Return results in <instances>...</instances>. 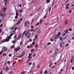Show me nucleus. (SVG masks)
<instances>
[{"mask_svg":"<svg viewBox=\"0 0 74 74\" xmlns=\"http://www.w3.org/2000/svg\"><path fill=\"white\" fill-rule=\"evenodd\" d=\"M64 43L63 42H61L60 43V45L61 48H62L64 45Z\"/></svg>","mask_w":74,"mask_h":74,"instance_id":"nucleus-5","label":"nucleus"},{"mask_svg":"<svg viewBox=\"0 0 74 74\" xmlns=\"http://www.w3.org/2000/svg\"><path fill=\"white\" fill-rule=\"evenodd\" d=\"M12 33H13L12 34H15V31H12Z\"/></svg>","mask_w":74,"mask_h":74,"instance_id":"nucleus-30","label":"nucleus"},{"mask_svg":"<svg viewBox=\"0 0 74 74\" xmlns=\"http://www.w3.org/2000/svg\"><path fill=\"white\" fill-rule=\"evenodd\" d=\"M73 58H74V57H73L71 58V63H72V62H73Z\"/></svg>","mask_w":74,"mask_h":74,"instance_id":"nucleus-18","label":"nucleus"},{"mask_svg":"<svg viewBox=\"0 0 74 74\" xmlns=\"http://www.w3.org/2000/svg\"><path fill=\"white\" fill-rule=\"evenodd\" d=\"M42 22V20L40 19V23H41Z\"/></svg>","mask_w":74,"mask_h":74,"instance_id":"nucleus-39","label":"nucleus"},{"mask_svg":"<svg viewBox=\"0 0 74 74\" xmlns=\"http://www.w3.org/2000/svg\"><path fill=\"white\" fill-rule=\"evenodd\" d=\"M47 73V70H46L44 72V73H45H45Z\"/></svg>","mask_w":74,"mask_h":74,"instance_id":"nucleus-57","label":"nucleus"},{"mask_svg":"<svg viewBox=\"0 0 74 74\" xmlns=\"http://www.w3.org/2000/svg\"><path fill=\"white\" fill-rule=\"evenodd\" d=\"M28 58H30V59H32V57H31L30 56H28Z\"/></svg>","mask_w":74,"mask_h":74,"instance_id":"nucleus-42","label":"nucleus"},{"mask_svg":"<svg viewBox=\"0 0 74 74\" xmlns=\"http://www.w3.org/2000/svg\"><path fill=\"white\" fill-rule=\"evenodd\" d=\"M12 71H10V72L9 73V74H12Z\"/></svg>","mask_w":74,"mask_h":74,"instance_id":"nucleus-54","label":"nucleus"},{"mask_svg":"<svg viewBox=\"0 0 74 74\" xmlns=\"http://www.w3.org/2000/svg\"><path fill=\"white\" fill-rule=\"evenodd\" d=\"M26 72H27V71H23L22 72L21 74H24L25 73H26Z\"/></svg>","mask_w":74,"mask_h":74,"instance_id":"nucleus-16","label":"nucleus"},{"mask_svg":"<svg viewBox=\"0 0 74 74\" xmlns=\"http://www.w3.org/2000/svg\"><path fill=\"white\" fill-rule=\"evenodd\" d=\"M11 37L10 36H9L7 38H5V40H3L1 41V43H2V42H5V41H6V42H8V41H10V39H11Z\"/></svg>","mask_w":74,"mask_h":74,"instance_id":"nucleus-1","label":"nucleus"},{"mask_svg":"<svg viewBox=\"0 0 74 74\" xmlns=\"http://www.w3.org/2000/svg\"><path fill=\"white\" fill-rule=\"evenodd\" d=\"M23 34L22 35H20L18 37V38L17 40H20L21 39V38H23Z\"/></svg>","mask_w":74,"mask_h":74,"instance_id":"nucleus-7","label":"nucleus"},{"mask_svg":"<svg viewBox=\"0 0 74 74\" xmlns=\"http://www.w3.org/2000/svg\"><path fill=\"white\" fill-rule=\"evenodd\" d=\"M69 31H72L73 30L72 29H71V28H70L69 29Z\"/></svg>","mask_w":74,"mask_h":74,"instance_id":"nucleus-47","label":"nucleus"},{"mask_svg":"<svg viewBox=\"0 0 74 74\" xmlns=\"http://www.w3.org/2000/svg\"><path fill=\"white\" fill-rule=\"evenodd\" d=\"M16 16H18V12H16Z\"/></svg>","mask_w":74,"mask_h":74,"instance_id":"nucleus-25","label":"nucleus"},{"mask_svg":"<svg viewBox=\"0 0 74 74\" xmlns=\"http://www.w3.org/2000/svg\"><path fill=\"white\" fill-rule=\"evenodd\" d=\"M58 50H59V49H55V51L56 52H58Z\"/></svg>","mask_w":74,"mask_h":74,"instance_id":"nucleus-19","label":"nucleus"},{"mask_svg":"<svg viewBox=\"0 0 74 74\" xmlns=\"http://www.w3.org/2000/svg\"><path fill=\"white\" fill-rule=\"evenodd\" d=\"M31 29H33V28H34V26L33 25H31Z\"/></svg>","mask_w":74,"mask_h":74,"instance_id":"nucleus-46","label":"nucleus"},{"mask_svg":"<svg viewBox=\"0 0 74 74\" xmlns=\"http://www.w3.org/2000/svg\"><path fill=\"white\" fill-rule=\"evenodd\" d=\"M46 1L47 3H49L50 2V0H47Z\"/></svg>","mask_w":74,"mask_h":74,"instance_id":"nucleus-23","label":"nucleus"},{"mask_svg":"<svg viewBox=\"0 0 74 74\" xmlns=\"http://www.w3.org/2000/svg\"><path fill=\"white\" fill-rule=\"evenodd\" d=\"M0 15L2 16V19H4L5 18V17L6 16V15L5 14V13H1L0 14Z\"/></svg>","mask_w":74,"mask_h":74,"instance_id":"nucleus-2","label":"nucleus"},{"mask_svg":"<svg viewBox=\"0 0 74 74\" xmlns=\"http://www.w3.org/2000/svg\"><path fill=\"white\" fill-rule=\"evenodd\" d=\"M59 39H60V41H61V40H62V39H63V38L62 37H60Z\"/></svg>","mask_w":74,"mask_h":74,"instance_id":"nucleus-29","label":"nucleus"},{"mask_svg":"<svg viewBox=\"0 0 74 74\" xmlns=\"http://www.w3.org/2000/svg\"><path fill=\"white\" fill-rule=\"evenodd\" d=\"M34 49H31V52H32H32H34Z\"/></svg>","mask_w":74,"mask_h":74,"instance_id":"nucleus-22","label":"nucleus"},{"mask_svg":"<svg viewBox=\"0 0 74 74\" xmlns=\"http://www.w3.org/2000/svg\"><path fill=\"white\" fill-rule=\"evenodd\" d=\"M68 24V21L67 20H66L65 23V25H67Z\"/></svg>","mask_w":74,"mask_h":74,"instance_id":"nucleus-15","label":"nucleus"},{"mask_svg":"<svg viewBox=\"0 0 74 74\" xmlns=\"http://www.w3.org/2000/svg\"><path fill=\"white\" fill-rule=\"evenodd\" d=\"M66 9H69V7L66 6Z\"/></svg>","mask_w":74,"mask_h":74,"instance_id":"nucleus-63","label":"nucleus"},{"mask_svg":"<svg viewBox=\"0 0 74 74\" xmlns=\"http://www.w3.org/2000/svg\"><path fill=\"white\" fill-rule=\"evenodd\" d=\"M3 52L2 50H1V52H0V55H1V53H3Z\"/></svg>","mask_w":74,"mask_h":74,"instance_id":"nucleus-45","label":"nucleus"},{"mask_svg":"<svg viewBox=\"0 0 74 74\" xmlns=\"http://www.w3.org/2000/svg\"><path fill=\"white\" fill-rule=\"evenodd\" d=\"M43 73V71H41L40 73V74H42Z\"/></svg>","mask_w":74,"mask_h":74,"instance_id":"nucleus-36","label":"nucleus"},{"mask_svg":"<svg viewBox=\"0 0 74 74\" xmlns=\"http://www.w3.org/2000/svg\"><path fill=\"white\" fill-rule=\"evenodd\" d=\"M24 26H25V27L29 26V22L27 21H25L24 23Z\"/></svg>","mask_w":74,"mask_h":74,"instance_id":"nucleus-3","label":"nucleus"},{"mask_svg":"<svg viewBox=\"0 0 74 74\" xmlns=\"http://www.w3.org/2000/svg\"><path fill=\"white\" fill-rule=\"evenodd\" d=\"M14 50H15V51L16 52H17V51H18V49L16 48H14Z\"/></svg>","mask_w":74,"mask_h":74,"instance_id":"nucleus-12","label":"nucleus"},{"mask_svg":"<svg viewBox=\"0 0 74 74\" xmlns=\"http://www.w3.org/2000/svg\"><path fill=\"white\" fill-rule=\"evenodd\" d=\"M6 8L5 7H4V8H3V12H4V11H5V10H6Z\"/></svg>","mask_w":74,"mask_h":74,"instance_id":"nucleus-21","label":"nucleus"},{"mask_svg":"<svg viewBox=\"0 0 74 74\" xmlns=\"http://www.w3.org/2000/svg\"><path fill=\"white\" fill-rule=\"evenodd\" d=\"M36 54H34L33 55V57H34H34H35V56H36Z\"/></svg>","mask_w":74,"mask_h":74,"instance_id":"nucleus-59","label":"nucleus"},{"mask_svg":"<svg viewBox=\"0 0 74 74\" xmlns=\"http://www.w3.org/2000/svg\"><path fill=\"white\" fill-rule=\"evenodd\" d=\"M58 37H59V35L58 34H57L56 36L54 38V41H56L57 40H58Z\"/></svg>","mask_w":74,"mask_h":74,"instance_id":"nucleus-6","label":"nucleus"},{"mask_svg":"<svg viewBox=\"0 0 74 74\" xmlns=\"http://www.w3.org/2000/svg\"><path fill=\"white\" fill-rule=\"evenodd\" d=\"M69 32L68 31V30L66 29L65 30V33H68Z\"/></svg>","mask_w":74,"mask_h":74,"instance_id":"nucleus-24","label":"nucleus"},{"mask_svg":"<svg viewBox=\"0 0 74 74\" xmlns=\"http://www.w3.org/2000/svg\"><path fill=\"white\" fill-rule=\"evenodd\" d=\"M15 48V46H11V48L12 49H13V48Z\"/></svg>","mask_w":74,"mask_h":74,"instance_id":"nucleus-27","label":"nucleus"},{"mask_svg":"<svg viewBox=\"0 0 74 74\" xmlns=\"http://www.w3.org/2000/svg\"><path fill=\"white\" fill-rule=\"evenodd\" d=\"M37 38V34H35V38L33 39V41H34Z\"/></svg>","mask_w":74,"mask_h":74,"instance_id":"nucleus-9","label":"nucleus"},{"mask_svg":"<svg viewBox=\"0 0 74 74\" xmlns=\"http://www.w3.org/2000/svg\"><path fill=\"white\" fill-rule=\"evenodd\" d=\"M10 30H13L14 29V27H11L10 28Z\"/></svg>","mask_w":74,"mask_h":74,"instance_id":"nucleus-17","label":"nucleus"},{"mask_svg":"<svg viewBox=\"0 0 74 74\" xmlns=\"http://www.w3.org/2000/svg\"><path fill=\"white\" fill-rule=\"evenodd\" d=\"M69 13H72V10H70L69 12Z\"/></svg>","mask_w":74,"mask_h":74,"instance_id":"nucleus-38","label":"nucleus"},{"mask_svg":"<svg viewBox=\"0 0 74 74\" xmlns=\"http://www.w3.org/2000/svg\"><path fill=\"white\" fill-rule=\"evenodd\" d=\"M47 45H51V42H48V43H47Z\"/></svg>","mask_w":74,"mask_h":74,"instance_id":"nucleus-32","label":"nucleus"},{"mask_svg":"<svg viewBox=\"0 0 74 74\" xmlns=\"http://www.w3.org/2000/svg\"><path fill=\"white\" fill-rule=\"evenodd\" d=\"M51 8H49V12H50L51 11Z\"/></svg>","mask_w":74,"mask_h":74,"instance_id":"nucleus-52","label":"nucleus"},{"mask_svg":"<svg viewBox=\"0 0 74 74\" xmlns=\"http://www.w3.org/2000/svg\"><path fill=\"white\" fill-rule=\"evenodd\" d=\"M31 72H32V70L30 71L28 73V74H31Z\"/></svg>","mask_w":74,"mask_h":74,"instance_id":"nucleus-41","label":"nucleus"},{"mask_svg":"<svg viewBox=\"0 0 74 74\" xmlns=\"http://www.w3.org/2000/svg\"><path fill=\"white\" fill-rule=\"evenodd\" d=\"M9 57H11V56H12V54H10L9 55Z\"/></svg>","mask_w":74,"mask_h":74,"instance_id":"nucleus-50","label":"nucleus"},{"mask_svg":"<svg viewBox=\"0 0 74 74\" xmlns=\"http://www.w3.org/2000/svg\"><path fill=\"white\" fill-rule=\"evenodd\" d=\"M18 7H22V5L21 4L18 5Z\"/></svg>","mask_w":74,"mask_h":74,"instance_id":"nucleus-58","label":"nucleus"},{"mask_svg":"<svg viewBox=\"0 0 74 74\" xmlns=\"http://www.w3.org/2000/svg\"><path fill=\"white\" fill-rule=\"evenodd\" d=\"M40 29H38V28H36L34 30L33 29V32H36V31H37L38 32H40V31H40Z\"/></svg>","mask_w":74,"mask_h":74,"instance_id":"nucleus-8","label":"nucleus"},{"mask_svg":"<svg viewBox=\"0 0 74 74\" xmlns=\"http://www.w3.org/2000/svg\"><path fill=\"white\" fill-rule=\"evenodd\" d=\"M23 44V43L22 42V41L21 42L20 44V45H22V44Z\"/></svg>","mask_w":74,"mask_h":74,"instance_id":"nucleus-56","label":"nucleus"},{"mask_svg":"<svg viewBox=\"0 0 74 74\" xmlns=\"http://www.w3.org/2000/svg\"><path fill=\"white\" fill-rule=\"evenodd\" d=\"M18 11L20 12H21V13H22V10H18Z\"/></svg>","mask_w":74,"mask_h":74,"instance_id":"nucleus-20","label":"nucleus"},{"mask_svg":"<svg viewBox=\"0 0 74 74\" xmlns=\"http://www.w3.org/2000/svg\"><path fill=\"white\" fill-rule=\"evenodd\" d=\"M53 64H52V62H50V64L49 65V67H51V66H52Z\"/></svg>","mask_w":74,"mask_h":74,"instance_id":"nucleus-14","label":"nucleus"},{"mask_svg":"<svg viewBox=\"0 0 74 74\" xmlns=\"http://www.w3.org/2000/svg\"><path fill=\"white\" fill-rule=\"evenodd\" d=\"M40 23H37L36 24V26H38V25L39 24H40Z\"/></svg>","mask_w":74,"mask_h":74,"instance_id":"nucleus-34","label":"nucleus"},{"mask_svg":"<svg viewBox=\"0 0 74 74\" xmlns=\"http://www.w3.org/2000/svg\"><path fill=\"white\" fill-rule=\"evenodd\" d=\"M5 55H6V53H4L3 54V56H5Z\"/></svg>","mask_w":74,"mask_h":74,"instance_id":"nucleus-40","label":"nucleus"},{"mask_svg":"<svg viewBox=\"0 0 74 74\" xmlns=\"http://www.w3.org/2000/svg\"><path fill=\"white\" fill-rule=\"evenodd\" d=\"M58 21L57 19L55 18L53 21L54 23H56L58 22Z\"/></svg>","mask_w":74,"mask_h":74,"instance_id":"nucleus-11","label":"nucleus"},{"mask_svg":"<svg viewBox=\"0 0 74 74\" xmlns=\"http://www.w3.org/2000/svg\"><path fill=\"white\" fill-rule=\"evenodd\" d=\"M71 69H72V70H74V67H72Z\"/></svg>","mask_w":74,"mask_h":74,"instance_id":"nucleus-64","label":"nucleus"},{"mask_svg":"<svg viewBox=\"0 0 74 74\" xmlns=\"http://www.w3.org/2000/svg\"><path fill=\"white\" fill-rule=\"evenodd\" d=\"M32 64V62H30L29 63V66H30V65H31Z\"/></svg>","mask_w":74,"mask_h":74,"instance_id":"nucleus-55","label":"nucleus"},{"mask_svg":"<svg viewBox=\"0 0 74 74\" xmlns=\"http://www.w3.org/2000/svg\"><path fill=\"white\" fill-rule=\"evenodd\" d=\"M27 35H28V33H26L25 34V37H26L27 36Z\"/></svg>","mask_w":74,"mask_h":74,"instance_id":"nucleus-31","label":"nucleus"},{"mask_svg":"<svg viewBox=\"0 0 74 74\" xmlns=\"http://www.w3.org/2000/svg\"><path fill=\"white\" fill-rule=\"evenodd\" d=\"M38 45H36L35 47V48H36L37 47H38Z\"/></svg>","mask_w":74,"mask_h":74,"instance_id":"nucleus-51","label":"nucleus"},{"mask_svg":"<svg viewBox=\"0 0 74 74\" xmlns=\"http://www.w3.org/2000/svg\"><path fill=\"white\" fill-rule=\"evenodd\" d=\"M13 35V34H10V36H12Z\"/></svg>","mask_w":74,"mask_h":74,"instance_id":"nucleus-60","label":"nucleus"},{"mask_svg":"<svg viewBox=\"0 0 74 74\" xmlns=\"http://www.w3.org/2000/svg\"><path fill=\"white\" fill-rule=\"evenodd\" d=\"M22 19H23V18H21L19 21L20 22H21L22 21Z\"/></svg>","mask_w":74,"mask_h":74,"instance_id":"nucleus-33","label":"nucleus"},{"mask_svg":"<svg viewBox=\"0 0 74 74\" xmlns=\"http://www.w3.org/2000/svg\"><path fill=\"white\" fill-rule=\"evenodd\" d=\"M69 4H67L66 5V6L69 7Z\"/></svg>","mask_w":74,"mask_h":74,"instance_id":"nucleus-61","label":"nucleus"},{"mask_svg":"<svg viewBox=\"0 0 74 74\" xmlns=\"http://www.w3.org/2000/svg\"><path fill=\"white\" fill-rule=\"evenodd\" d=\"M12 66L13 67H15V63L13 62Z\"/></svg>","mask_w":74,"mask_h":74,"instance_id":"nucleus-48","label":"nucleus"},{"mask_svg":"<svg viewBox=\"0 0 74 74\" xmlns=\"http://www.w3.org/2000/svg\"><path fill=\"white\" fill-rule=\"evenodd\" d=\"M0 74H3V71H1L0 73Z\"/></svg>","mask_w":74,"mask_h":74,"instance_id":"nucleus-62","label":"nucleus"},{"mask_svg":"<svg viewBox=\"0 0 74 74\" xmlns=\"http://www.w3.org/2000/svg\"><path fill=\"white\" fill-rule=\"evenodd\" d=\"M32 41V39H29L28 41V42H31Z\"/></svg>","mask_w":74,"mask_h":74,"instance_id":"nucleus-37","label":"nucleus"},{"mask_svg":"<svg viewBox=\"0 0 74 74\" xmlns=\"http://www.w3.org/2000/svg\"><path fill=\"white\" fill-rule=\"evenodd\" d=\"M9 70V68H8V67L7 68H6V69H4L3 70L4 71H5V72H7V70Z\"/></svg>","mask_w":74,"mask_h":74,"instance_id":"nucleus-13","label":"nucleus"},{"mask_svg":"<svg viewBox=\"0 0 74 74\" xmlns=\"http://www.w3.org/2000/svg\"><path fill=\"white\" fill-rule=\"evenodd\" d=\"M3 26V24H1L0 25V27H1Z\"/></svg>","mask_w":74,"mask_h":74,"instance_id":"nucleus-53","label":"nucleus"},{"mask_svg":"<svg viewBox=\"0 0 74 74\" xmlns=\"http://www.w3.org/2000/svg\"><path fill=\"white\" fill-rule=\"evenodd\" d=\"M14 9L16 11V12L17 11L16 8L15 7V6L14 7Z\"/></svg>","mask_w":74,"mask_h":74,"instance_id":"nucleus-44","label":"nucleus"},{"mask_svg":"<svg viewBox=\"0 0 74 74\" xmlns=\"http://www.w3.org/2000/svg\"><path fill=\"white\" fill-rule=\"evenodd\" d=\"M25 54V53H23L22 55H21L19 56V58H22L23 56H24V55Z\"/></svg>","mask_w":74,"mask_h":74,"instance_id":"nucleus-10","label":"nucleus"},{"mask_svg":"<svg viewBox=\"0 0 74 74\" xmlns=\"http://www.w3.org/2000/svg\"><path fill=\"white\" fill-rule=\"evenodd\" d=\"M32 44L33 45H34V44H35V42H33Z\"/></svg>","mask_w":74,"mask_h":74,"instance_id":"nucleus-43","label":"nucleus"},{"mask_svg":"<svg viewBox=\"0 0 74 74\" xmlns=\"http://www.w3.org/2000/svg\"><path fill=\"white\" fill-rule=\"evenodd\" d=\"M7 48L6 47L3 46V47L2 48V50H1V51L3 52H5L6 51H7Z\"/></svg>","mask_w":74,"mask_h":74,"instance_id":"nucleus-4","label":"nucleus"},{"mask_svg":"<svg viewBox=\"0 0 74 74\" xmlns=\"http://www.w3.org/2000/svg\"><path fill=\"white\" fill-rule=\"evenodd\" d=\"M58 34V36H60V35L61 34V33H60V32H59L58 33V34Z\"/></svg>","mask_w":74,"mask_h":74,"instance_id":"nucleus-26","label":"nucleus"},{"mask_svg":"<svg viewBox=\"0 0 74 74\" xmlns=\"http://www.w3.org/2000/svg\"><path fill=\"white\" fill-rule=\"evenodd\" d=\"M21 23V22H20V21H19L17 22V23H16V24L17 25H18V24H19V23Z\"/></svg>","mask_w":74,"mask_h":74,"instance_id":"nucleus-35","label":"nucleus"},{"mask_svg":"<svg viewBox=\"0 0 74 74\" xmlns=\"http://www.w3.org/2000/svg\"><path fill=\"white\" fill-rule=\"evenodd\" d=\"M33 45L32 44H31L30 45V48H32V47H33Z\"/></svg>","mask_w":74,"mask_h":74,"instance_id":"nucleus-49","label":"nucleus"},{"mask_svg":"<svg viewBox=\"0 0 74 74\" xmlns=\"http://www.w3.org/2000/svg\"><path fill=\"white\" fill-rule=\"evenodd\" d=\"M66 33H63L62 34L63 36L64 37V36H65V35H66Z\"/></svg>","mask_w":74,"mask_h":74,"instance_id":"nucleus-28","label":"nucleus"}]
</instances>
